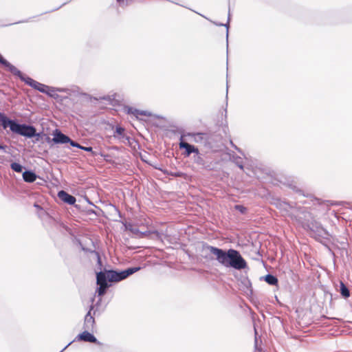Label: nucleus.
<instances>
[{"label":"nucleus","mask_w":352,"mask_h":352,"mask_svg":"<svg viewBox=\"0 0 352 352\" xmlns=\"http://www.w3.org/2000/svg\"><path fill=\"white\" fill-rule=\"evenodd\" d=\"M276 204L278 208L286 212H288L289 209L292 208L289 203L280 200L277 201Z\"/></svg>","instance_id":"obj_19"},{"label":"nucleus","mask_w":352,"mask_h":352,"mask_svg":"<svg viewBox=\"0 0 352 352\" xmlns=\"http://www.w3.org/2000/svg\"><path fill=\"white\" fill-rule=\"evenodd\" d=\"M122 0H117L118 2L120 3Z\"/></svg>","instance_id":"obj_38"},{"label":"nucleus","mask_w":352,"mask_h":352,"mask_svg":"<svg viewBox=\"0 0 352 352\" xmlns=\"http://www.w3.org/2000/svg\"><path fill=\"white\" fill-rule=\"evenodd\" d=\"M264 280L270 285H276L278 282V278L275 276L270 274H267L264 277Z\"/></svg>","instance_id":"obj_20"},{"label":"nucleus","mask_w":352,"mask_h":352,"mask_svg":"<svg viewBox=\"0 0 352 352\" xmlns=\"http://www.w3.org/2000/svg\"><path fill=\"white\" fill-rule=\"evenodd\" d=\"M15 120H12L8 118L3 113L0 112V125H1L4 129L9 128L11 131Z\"/></svg>","instance_id":"obj_16"},{"label":"nucleus","mask_w":352,"mask_h":352,"mask_svg":"<svg viewBox=\"0 0 352 352\" xmlns=\"http://www.w3.org/2000/svg\"><path fill=\"white\" fill-rule=\"evenodd\" d=\"M339 292L340 293L341 296L344 298H347L350 296V291L349 288L346 287V285L342 281L340 282Z\"/></svg>","instance_id":"obj_18"},{"label":"nucleus","mask_w":352,"mask_h":352,"mask_svg":"<svg viewBox=\"0 0 352 352\" xmlns=\"http://www.w3.org/2000/svg\"><path fill=\"white\" fill-rule=\"evenodd\" d=\"M131 232L140 238L144 237L148 234V232H141L137 228H134Z\"/></svg>","instance_id":"obj_24"},{"label":"nucleus","mask_w":352,"mask_h":352,"mask_svg":"<svg viewBox=\"0 0 352 352\" xmlns=\"http://www.w3.org/2000/svg\"><path fill=\"white\" fill-rule=\"evenodd\" d=\"M202 252L212 254L214 257H210V258H215L225 267L233 268L236 270H241L247 267V262L236 250L232 248L223 250L204 243Z\"/></svg>","instance_id":"obj_1"},{"label":"nucleus","mask_w":352,"mask_h":352,"mask_svg":"<svg viewBox=\"0 0 352 352\" xmlns=\"http://www.w3.org/2000/svg\"><path fill=\"white\" fill-rule=\"evenodd\" d=\"M11 131L13 133L20 135L27 138L40 136L39 133L36 132L35 126L31 124L19 123L16 120H15L14 125L12 126Z\"/></svg>","instance_id":"obj_3"},{"label":"nucleus","mask_w":352,"mask_h":352,"mask_svg":"<svg viewBox=\"0 0 352 352\" xmlns=\"http://www.w3.org/2000/svg\"><path fill=\"white\" fill-rule=\"evenodd\" d=\"M6 145L0 144V150H3L4 152H6Z\"/></svg>","instance_id":"obj_33"},{"label":"nucleus","mask_w":352,"mask_h":352,"mask_svg":"<svg viewBox=\"0 0 352 352\" xmlns=\"http://www.w3.org/2000/svg\"><path fill=\"white\" fill-rule=\"evenodd\" d=\"M58 198L66 204L74 205L76 203V197L65 190H60L58 192Z\"/></svg>","instance_id":"obj_14"},{"label":"nucleus","mask_w":352,"mask_h":352,"mask_svg":"<svg viewBox=\"0 0 352 352\" xmlns=\"http://www.w3.org/2000/svg\"><path fill=\"white\" fill-rule=\"evenodd\" d=\"M68 143H69V144L73 146V147H76V148H80V147H81V145L79 144L78 142H75V141H73L72 140L70 139V142H68Z\"/></svg>","instance_id":"obj_28"},{"label":"nucleus","mask_w":352,"mask_h":352,"mask_svg":"<svg viewBox=\"0 0 352 352\" xmlns=\"http://www.w3.org/2000/svg\"><path fill=\"white\" fill-rule=\"evenodd\" d=\"M45 91L46 92H45L44 94H46L47 95L52 98H58L59 96L57 94V92L68 94L69 89L67 88H58L47 86V89H46Z\"/></svg>","instance_id":"obj_13"},{"label":"nucleus","mask_w":352,"mask_h":352,"mask_svg":"<svg viewBox=\"0 0 352 352\" xmlns=\"http://www.w3.org/2000/svg\"><path fill=\"white\" fill-rule=\"evenodd\" d=\"M89 331H91L85 329L83 332L79 333L75 339L72 342H70L60 352L66 349L74 341H83L89 343H95L98 345H102V343L99 342L95 336Z\"/></svg>","instance_id":"obj_6"},{"label":"nucleus","mask_w":352,"mask_h":352,"mask_svg":"<svg viewBox=\"0 0 352 352\" xmlns=\"http://www.w3.org/2000/svg\"><path fill=\"white\" fill-rule=\"evenodd\" d=\"M234 208L241 214H245L247 211V208L243 205H235Z\"/></svg>","instance_id":"obj_25"},{"label":"nucleus","mask_w":352,"mask_h":352,"mask_svg":"<svg viewBox=\"0 0 352 352\" xmlns=\"http://www.w3.org/2000/svg\"><path fill=\"white\" fill-rule=\"evenodd\" d=\"M179 148L185 149L184 155L185 157H189L192 153L195 155L198 154L199 149L192 144H190L184 140V136L181 135L179 143Z\"/></svg>","instance_id":"obj_10"},{"label":"nucleus","mask_w":352,"mask_h":352,"mask_svg":"<svg viewBox=\"0 0 352 352\" xmlns=\"http://www.w3.org/2000/svg\"><path fill=\"white\" fill-rule=\"evenodd\" d=\"M53 136L52 141L55 144H66L70 142V138L63 133L58 129H56L53 131Z\"/></svg>","instance_id":"obj_12"},{"label":"nucleus","mask_w":352,"mask_h":352,"mask_svg":"<svg viewBox=\"0 0 352 352\" xmlns=\"http://www.w3.org/2000/svg\"><path fill=\"white\" fill-rule=\"evenodd\" d=\"M124 111L127 114L134 116L136 118H138L139 116H144L147 117L152 116V113L149 111L139 110L129 106H124Z\"/></svg>","instance_id":"obj_11"},{"label":"nucleus","mask_w":352,"mask_h":352,"mask_svg":"<svg viewBox=\"0 0 352 352\" xmlns=\"http://www.w3.org/2000/svg\"><path fill=\"white\" fill-rule=\"evenodd\" d=\"M124 129L121 126H117L116 128V133L118 135H122L124 133Z\"/></svg>","instance_id":"obj_27"},{"label":"nucleus","mask_w":352,"mask_h":352,"mask_svg":"<svg viewBox=\"0 0 352 352\" xmlns=\"http://www.w3.org/2000/svg\"><path fill=\"white\" fill-rule=\"evenodd\" d=\"M88 213L90 214H95L96 215H98L96 212L94 210H88Z\"/></svg>","instance_id":"obj_35"},{"label":"nucleus","mask_w":352,"mask_h":352,"mask_svg":"<svg viewBox=\"0 0 352 352\" xmlns=\"http://www.w3.org/2000/svg\"><path fill=\"white\" fill-rule=\"evenodd\" d=\"M304 228L310 231V234L316 240L327 239L329 236L328 231L324 229L321 223L314 219L304 225Z\"/></svg>","instance_id":"obj_4"},{"label":"nucleus","mask_w":352,"mask_h":352,"mask_svg":"<svg viewBox=\"0 0 352 352\" xmlns=\"http://www.w3.org/2000/svg\"><path fill=\"white\" fill-rule=\"evenodd\" d=\"M193 161L197 165L207 170H213L215 166L212 161L208 160V158L205 159L202 155L199 153V151L198 154L194 155Z\"/></svg>","instance_id":"obj_9"},{"label":"nucleus","mask_w":352,"mask_h":352,"mask_svg":"<svg viewBox=\"0 0 352 352\" xmlns=\"http://www.w3.org/2000/svg\"><path fill=\"white\" fill-rule=\"evenodd\" d=\"M170 175L176 177L180 176V174L179 173H171Z\"/></svg>","instance_id":"obj_36"},{"label":"nucleus","mask_w":352,"mask_h":352,"mask_svg":"<svg viewBox=\"0 0 352 352\" xmlns=\"http://www.w3.org/2000/svg\"><path fill=\"white\" fill-rule=\"evenodd\" d=\"M186 136L190 137L191 140L197 144H201L208 148L214 149V136L206 133H188Z\"/></svg>","instance_id":"obj_5"},{"label":"nucleus","mask_w":352,"mask_h":352,"mask_svg":"<svg viewBox=\"0 0 352 352\" xmlns=\"http://www.w3.org/2000/svg\"><path fill=\"white\" fill-rule=\"evenodd\" d=\"M23 179L25 182L28 183L34 182L36 178L37 175L32 170H25L23 173Z\"/></svg>","instance_id":"obj_17"},{"label":"nucleus","mask_w":352,"mask_h":352,"mask_svg":"<svg viewBox=\"0 0 352 352\" xmlns=\"http://www.w3.org/2000/svg\"><path fill=\"white\" fill-rule=\"evenodd\" d=\"M0 64L5 67L9 72L14 75H20L21 71L18 69L15 66L12 65L9 61L5 59L0 54Z\"/></svg>","instance_id":"obj_15"},{"label":"nucleus","mask_w":352,"mask_h":352,"mask_svg":"<svg viewBox=\"0 0 352 352\" xmlns=\"http://www.w3.org/2000/svg\"><path fill=\"white\" fill-rule=\"evenodd\" d=\"M17 77H19L22 81H23L25 84L28 85L31 87L34 88L36 90H38V91L41 93L46 92V89H47V85H45L44 84H42L32 78L29 76H25L21 72L20 75H16Z\"/></svg>","instance_id":"obj_7"},{"label":"nucleus","mask_w":352,"mask_h":352,"mask_svg":"<svg viewBox=\"0 0 352 352\" xmlns=\"http://www.w3.org/2000/svg\"><path fill=\"white\" fill-rule=\"evenodd\" d=\"M155 169H158V170H162V169H161V168H157V167H156V166H155Z\"/></svg>","instance_id":"obj_37"},{"label":"nucleus","mask_w":352,"mask_h":352,"mask_svg":"<svg viewBox=\"0 0 352 352\" xmlns=\"http://www.w3.org/2000/svg\"><path fill=\"white\" fill-rule=\"evenodd\" d=\"M10 168L16 173H22L23 169V166L17 162H12L10 164Z\"/></svg>","instance_id":"obj_22"},{"label":"nucleus","mask_w":352,"mask_h":352,"mask_svg":"<svg viewBox=\"0 0 352 352\" xmlns=\"http://www.w3.org/2000/svg\"><path fill=\"white\" fill-rule=\"evenodd\" d=\"M230 144L235 149L240 151V149L236 145H234L232 141L230 142Z\"/></svg>","instance_id":"obj_34"},{"label":"nucleus","mask_w":352,"mask_h":352,"mask_svg":"<svg viewBox=\"0 0 352 352\" xmlns=\"http://www.w3.org/2000/svg\"><path fill=\"white\" fill-rule=\"evenodd\" d=\"M140 267H129L126 270L118 271L113 270H104L96 273V283L98 285L96 292L100 297L96 306L98 307L102 302V297L106 294L111 287L109 282H120L128 278L129 276L138 272Z\"/></svg>","instance_id":"obj_2"},{"label":"nucleus","mask_w":352,"mask_h":352,"mask_svg":"<svg viewBox=\"0 0 352 352\" xmlns=\"http://www.w3.org/2000/svg\"><path fill=\"white\" fill-rule=\"evenodd\" d=\"M245 285H246V287H247L248 288V287H251V286H252V283H251V282H250L248 279H247V280H245Z\"/></svg>","instance_id":"obj_32"},{"label":"nucleus","mask_w":352,"mask_h":352,"mask_svg":"<svg viewBox=\"0 0 352 352\" xmlns=\"http://www.w3.org/2000/svg\"><path fill=\"white\" fill-rule=\"evenodd\" d=\"M95 100H105V101H107L109 102H111L112 100H113V98L111 96H102V97H100L99 98H94Z\"/></svg>","instance_id":"obj_26"},{"label":"nucleus","mask_w":352,"mask_h":352,"mask_svg":"<svg viewBox=\"0 0 352 352\" xmlns=\"http://www.w3.org/2000/svg\"><path fill=\"white\" fill-rule=\"evenodd\" d=\"M96 255H97V261H98V264L101 267L102 266V261H101V258L98 254V253H96Z\"/></svg>","instance_id":"obj_31"},{"label":"nucleus","mask_w":352,"mask_h":352,"mask_svg":"<svg viewBox=\"0 0 352 352\" xmlns=\"http://www.w3.org/2000/svg\"><path fill=\"white\" fill-rule=\"evenodd\" d=\"M80 148L83 150V151H87V152H92L93 151V148L91 146H81V147H80Z\"/></svg>","instance_id":"obj_29"},{"label":"nucleus","mask_w":352,"mask_h":352,"mask_svg":"<svg viewBox=\"0 0 352 352\" xmlns=\"http://www.w3.org/2000/svg\"><path fill=\"white\" fill-rule=\"evenodd\" d=\"M226 89H227V90L228 89V85H227V87H226Z\"/></svg>","instance_id":"obj_39"},{"label":"nucleus","mask_w":352,"mask_h":352,"mask_svg":"<svg viewBox=\"0 0 352 352\" xmlns=\"http://www.w3.org/2000/svg\"><path fill=\"white\" fill-rule=\"evenodd\" d=\"M124 226H125V228H126V230L130 231L131 232H132V230H133V228H135V227H133V225H131V224H130V223H129V224H125Z\"/></svg>","instance_id":"obj_30"},{"label":"nucleus","mask_w":352,"mask_h":352,"mask_svg":"<svg viewBox=\"0 0 352 352\" xmlns=\"http://www.w3.org/2000/svg\"><path fill=\"white\" fill-rule=\"evenodd\" d=\"M232 161L241 170L243 169L242 158L238 155H233L231 157Z\"/></svg>","instance_id":"obj_21"},{"label":"nucleus","mask_w":352,"mask_h":352,"mask_svg":"<svg viewBox=\"0 0 352 352\" xmlns=\"http://www.w3.org/2000/svg\"><path fill=\"white\" fill-rule=\"evenodd\" d=\"M94 308V305H93L89 307V310L85 316L83 324V328L86 330H90L91 331H94L96 324L94 316L95 315L96 310L94 311L93 314H91Z\"/></svg>","instance_id":"obj_8"},{"label":"nucleus","mask_w":352,"mask_h":352,"mask_svg":"<svg viewBox=\"0 0 352 352\" xmlns=\"http://www.w3.org/2000/svg\"><path fill=\"white\" fill-rule=\"evenodd\" d=\"M229 21H230V16H228V22L226 24L214 22V24L217 26H225L226 28L227 47L228 46V32H229L228 30H229V27H230Z\"/></svg>","instance_id":"obj_23"}]
</instances>
